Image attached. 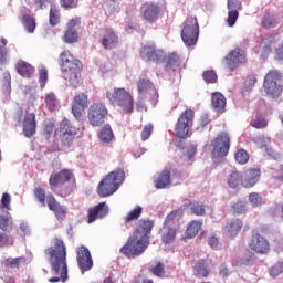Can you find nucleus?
Instances as JSON below:
<instances>
[{
    "instance_id": "f257e3e1",
    "label": "nucleus",
    "mask_w": 283,
    "mask_h": 283,
    "mask_svg": "<svg viewBox=\"0 0 283 283\" xmlns=\"http://www.w3.org/2000/svg\"><path fill=\"white\" fill-rule=\"evenodd\" d=\"M51 263V273L53 277L49 282H67V248L60 238H54L52 245L44 251Z\"/></svg>"
},
{
    "instance_id": "f03ea898",
    "label": "nucleus",
    "mask_w": 283,
    "mask_h": 283,
    "mask_svg": "<svg viewBox=\"0 0 283 283\" xmlns=\"http://www.w3.org/2000/svg\"><path fill=\"white\" fill-rule=\"evenodd\" d=\"M151 229H154V222L145 219L139 220L133 235L122 247L120 253L126 255V258H138V255H143L147 251V247H149Z\"/></svg>"
},
{
    "instance_id": "7ed1b4c3",
    "label": "nucleus",
    "mask_w": 283,
    "mask_h": 283,
    "mask_svg": "<svg viewBox=\"0 0 283 283\" xmlns=\"http://www.w3.org/2000/svg\"><path fill=\"white\" fill-rule=\"evenodd\" d=\"M123 182H125V170L118 168L111 171L98 184L97 196H99V198H108V196H114Z\"/></svg>"
},
{
    "instance_id": "20e7f679",
    "label": "nucleus",
    "mask_w": 283,
    "mask_h": 283,
    "mask_svg": "<svg viewBox=\"0 0 283 283\" xmlns=\"http://www.w3.org/2000/svg\"><path fill=\"white\" fill-rule=\"evenodd\" d=\"M123 182H125V170L118 168L111 171L98 184L97 196H99V198H108V196H114Z\"/></svg>"
},
{
    "instance_id": "39448f33",
    "label": "nucleus",
    "mask_w": 283,
    "mask_h": 283,
    "mask_svg": "<svg viewBox=\"0 0 283 283\" xmlns=\"http://www.w3.org/2000/svg\"><path fill=\"white\" fill-rule=\"evenodd\" d=\"M106 98L114 106L120 107L124 114L134 112V96L125 87H115L106 92Z\"/></svg>"
},
{
    "instance_id": "423d86ee",
    "label": "nucleus",
    "mask_w": 283,
    "mask_h": 283,
    "mask_svg": "<svg viewBox=\"0 0 283 283\" xmlns=\"http://www.w3.org/2000/svg\"><path fill=\"white\" fill-rule=\"evenodd\" d=\"M198 36H200V25L198 24V18L188 15L184 22L181 30V39L188 48L198 43Z\"/></svg>"
},
{
    "instance_id": "0eeeda50",
    "label": "nucleus",
    "mask_w": 283,
    "mask_h": 283,
    "mask_svg": "<svg viewBox=\"0 0 283 283\" xmlns=\"http://www.w3.org/2000/svg\"><path fill=\"white\" fill-rule=\"evenodd\" d=\"M179 213V210H172L166 217L163 227L164 232L161 234V242H164V244H171V242L176 240V233H178V230L180 229V223H178Z\"/></svg>"
},
{
    "instance_id": "6e6552de",
    "label": "nucleus",
    "mask_w": 283,
    "mask_h": 283,
    "mask_svg": "<svg viewBox=\"0 0 283 283\" xmlns=\"http://www.w3.org/2000/svg\"><path fill=\"white\" fill-rule=\"evenodd\" d=\"M212 158H227L229 149H231V137L227 132H220L211 142Z\"/></svg>"
},
{
    "instance_id": "1a4fd4ad",
    "label": "nucleus",
    "mask_w": 283,
    "mask_h": 283,
    "mask_svg": "<svg viewBox=\"0 0 283 283\" xmlns=\"http://www.w3.org/2000/svg\"><path fill=\"white\" fill-rule=\"evenodd\" d=\"M283 74L277 70H271L264 77L263 87L268 96L277 98L282 94V85H277L279 81H282Z\"/></svg>"
},
{
    "instance_id": "9d476101",
    "label": "nucleus",
    "mask_w": 283,
    "mask_h": 283,
    "mask_svg": "<svg viewBox=\"0 0 283 283\" xmlns=\"http://www.w3.org/2000/svg\"><path fill=\"white\" fill-rule=\"evenodd\" d=\"M109 111L107 106L101 102H95L91 104L87 113V119L92 127H101V125L105 124Z\"/></svg>"
},
{
    "instance_id": "9b49d317",
    "label": "nucleus",
    "mask_w": 283,
    "mask_h": 283,
    "mask_svg": "<svg viewBox=\"0 0 283 283\" xmlns=\"http://www.w3.org/2000/svg\"><path fill=\"white\" fill-rule=\"evenodd\" d=\"M195 116L196 113L192 109H186L179 115L175 126V136L177 138H187L189 136V128L193 126Z\"/></svg>"
},
{
    "instance_id": "f8f14e48",
    "label": "nucleus",
    "mask_w": 283,
    "mask_h": 283,
    "mask_svg": "<svg viewBox=\"0 0 283 283\" xmlns=\"http://www.w3.org/2000/svg\"><path fill=\"white\" fill-rule=\"evenodd\" d=\"M83 63L80 60H72L66 67H62L64 78L69 81L71 87H78L81 85V72Z\"/></svg>"
},
{
    "instance_id": "ddd939ff",
    "label": "nucleus",
    "mask_w": 283,
    "mask_h": 283,
    "mask_svg": "<svg viewBox=\"0 0 283 283\" xmlns=\"http://www.w3.org/2000/svg\"><path fill=\"white\" fill-rule=\"evenodd\" d=\"M247 63V53L241 48H235L231 50L224 57L223 64L228 72H235L240 65Z\"/></svg>"
},
{
    "instance_id": "4468645a",
    "label": "nucleus",
    "mask_w": 283,
    "mask_h": 283,
    "mask_svg": "<svg viewBox=\"0 0 283 283\" xmlns=\"http://www.w3.org/2000/svg\"><path fill=\"white\" fill-rule=\"evenodd\" d=\"M55 136H59L64 147H72V143L76 138V127L67 118H64L60 123V128L55 132Z\"/></svg>"
},
{
    "instance_id": "2eb2a0df",
    "label": "nucleus",
    "mask_w": 283,
    "mask_h": 283,
    "mask_svg": "<svg viewBox=\"0 0 283 283\" xmlns=\"http://www.w3.org/2000/svg\"><path fill=\"white\" fill-rule=\"evenodd\" d=\"M74 178V172L72 169L63 168L57 172H52L49 178L50 189L56 191L59 187H63L66 182H70Z\"/></svg>"
},
{
    "instance_id": "dca6fc26",
    "label": "nucleus",
    "mask_w": 283,
    "mask_h": 283,
    "mask_svg": "<svg viewBox=\"0 0 283 283\" xmlns=\"http://www.w3.org/2000/svg\"><path fill=\"white\" fill-rule=\"evenodd\" d=\"M248 247L250 251H253V253H256L258 255H266V253L271 251V243H269V240L260 233H254L251 237Z\"/></svg>"
},
{
    "instance_id": "f3484780",
    "label": "nucleus",
    "mask_w": 283,
    "mask_h": 283,
    "mask_svg": "<svg viewBox=\"0 0 283 283\" xmlns=\"http://www.w3.org/2000/svg\"><path fill=\"white\" fill-rule=\"evenodd\" d=\"M76 254V262L81 272L87 273V271H92V268L94 266V260L92 259L90 249H87L85 245L78 247Z\"/></svg>"
},
{
    "instance_id": "a211bd4d",
    "label": "nucleus",
    "mask_w": 283,
    "mask_h": 283,
    "mask_svg": "<svg viewBox=\"0 0 283 283\" xmlns=\"http://www.w3.org/2000/svg\"><path fill=\"white\" fill-rule=\"evenodd\" d=\"M90 107V96L87 93H78L74 96L72 102V114L77 119L83 118V112Z\"/></svg>"
},
{
    "instance_id": "6ab92c4d",
    "label": "nucleus",
    "mask_w": 283,
    "mask_h": 283,
    "mask_svg": "<svg viewBox=\"0 0 283 283\" xmlns=\"http://www.w3.org/2000/svg\"><path fill=\"white\" fill-rule=\"evenodd\" d=\"M165 72L170 76H176L182 72V59L178 53H168L166 56Z\"/></svg>"
},
{
    "instance_id": "aec40b11",
    "label": "nucleus",
    "mask_w": 283,
    "mask_h": 283,
    "mask_svg": "<svg viewBox=\"0 0 283 283\" xmlns=\"http://www.w3.org/2000/svg\"><path fill=\"white\" fill-rule=\"evenodd\" d=\"M46 206L49 211L54 212L57 220H65V216H67V208L61 205L54 195L49 193L46 196Z\"/></svg>"
},
{
    "instance_id": "412c9836",
    "label": "nucleus",
    "mask_w": 283,
    "mask_h": 283,
    "mask_svg": "<svg viewBox=\"0 0 283 283\" xmlns=\"http://www.w3.org/2000/svg\"><path fill=\"white\" fill-rule=\"evenodd\" d=\"M109 213V206L106 202H101L97 206L90 208L87 211V223L96 222V220L105 218Z\"/></svg>"
},
{
    "instance_id": "4be33fe9",
    "label": "nucleus",
    "mask_w": 283,
    "mask_h": 283,
    "mask_svg": "<svg viewBox=\"0 0 283 283\" xmlns=\"http://www.w3.org/2000/svg\"><path fill=\"white\" fill-rule=\"evenodd\" d=\"M262 176V170L260 168H250L244 172V177L242 180V187L249 189L251 187H255L258 182H260V178Z\"/></svg>"
},
{
    "instance_id": "5701e85b",
    "label": "nucleus",
    "mask_w": 283,
    "mask_h": 283,
    "mask_svg": "<svg viewBox=\"0 0 283 283\" xmlns=\"http://www.w3.org/2000/svg\"><path fill=\"white\" fill-rule=\"evenodd\" d=\"M15 71L20 76H22V78H32V76H34V72H36V69L32 64L23 60H19L15 63Z\"/></svg>"
},
{
    "instance_id": "b1692460",
    "label": "nucleus",
    "mask_w": 283,
    "mask_h": 283,
    "mask_svg": "<svg viewBox=\"0 0 283 283\" xmlns=\"http://www.w3.org/2000/svg\"><path fill=\"white\" fill-rule=\"evenodd\" d=\"M211 105L214 112L223 114L224 108L227 107V97H224L220 92H214L211 95Z\"/></svg>"
},
{
    "instance_id": "393cba45",
    "label": "nucleus",
    "mask_w": 283,
    "mask_h": 283,
    "mask_svg": "<svg viewBox=\"0 0 283 283\" xmlns=\"http://www.w3.org/2000/svg\"><path fill=\"white\" fill-rule=\"evenodd\" d=\"M155 187L156 189H167V187H171V172L167 169L163 170L155 180Z\"/></svg>"
},
{
    "instance_id": "a878e982",
    "label": "nucleus",
    "mask_w": 283,
    "mask_h": 283,
    "mask_svg": "<svg viewBox=\"0 0 283 283\" xmlns=\"http://www.w3.org/2000/svg\"><path fill=\"white\" fill-rule=\"evenodd\" d=\"M242 227V220L231 219L226 223L224 231L226 233H228V235H230V238H234V235H238V233H240Z\"/></svg>"
},
{
    "instance_id": "bb28decb",
    "label": "nucleus",
    "mask_w": 283,
    "mask_h": 283,
    "mask_svg": "<svg viewBox=\"0 0 283 283\" xmlns=\"http://www.w3.org/2000/svg\"><path fill=\"white\" fill-rule=\"evenodd\" d=\"M102 45L105 50H112V48L118 45V35L112 30H106V33L102 39Z\"/></svg>"
},
{
    "instance_id": "cd10ccee",
    "label": "nucleus",
    "mask_w": 283,
    "mask_h": 283,
    "mask_svg": "<svg viewBox=\"0 0 283 283\" xmlns=\"http://www.w3.org/2000/svg\"><path fill=\"white\" fill-rule=\"evenodd\" d=\"M193 273L197 277H209L211 270L209 269V263L206 260H199L193 266Z\"/></svg>"
},
{
    "instance_id": "c85d7f7f",
    "label": "nucleus",
    "mask_w": 283,
    "mask_h": 283,
    "mask_svg": "<svg viewBox=\"0 0 283 283\" xmlns=\"http://www.w3.org/2000/svg\"><path fill=\"white\" fill-rule=\"evenodd\" d=\"M144 19L148 21V23H154V21L158 19V6L147 4L144 10Z\"/></svg>"
},
{
    "instance_id": "c756f323",
    "label": "nucleus",
    "mask_w": 283,
    "mask_h": 283,
    "mask_svg": "<svg viewBox=\"0 0 283 283\" xmlns=\"http://www.w3.org/2000/svg\"><path fill=\"white\" fill-rule=\"evenodd\" d=\"M27 260L24 259V256H18L14 259H6L2 262V266L4 269H21V266H23V264H25Z\"/></svg>"
},
{
    "instance_id": "7c9ffc66",
    "label": "nucleus",
    "mask_w": 283,
    "mask_h": 283,
    "mask_svg": "<svg viewBox=\"0 0 283 283\" xmlns=\"http://www.w3.org/2000/svg\"><path fill=\"white\" fill-rule=\"evenodd\" d=\"M99 140L105 145L112 143L114 140V130H112V126L106 124L99 132Z\"/></svg>"
},
{
    "instance_id": "2f4dec72",
    "label": "nucleus",
    "mask_w": 283,
    "mask_h": 283,
    "mask_svg": "<svg viewBox=\"0 0 283 283\" xmlns=\"http://www.w3.org/2000/svg\"><path fill=\"white\" fill-rule=\"evenodd\" d=\"M200 229H202V221L193 220L191 221L186 229V238H196Z\"/></svg>"
},
{
    "instance_id": "473e14b6",
    "label": "nucleus",
    "mask_w": 283,
    "mask_h": 283,
    "mask_svg": "<svg viewBox=\"0 0 283 283\" xmlns=\"http://www.w3.org/2000/svg\"><path fill=\"white\" fill-rule=\"evenodd\" d=\"M242 180H244L242 174H240L238 170H234L229 175L227 182L231 189H238V187L242 185Z\"/></svg>"
},
{
    "instance_id": "72a5a7b5",
    "label": "nucleus",
    "mask_w": 283,
    "mask_h": 283,
    "mask_svg": "<svg viewBox=\"0 0 283 283\" xmlns=\"http://www.w3.org/2000/svg\"><path fill=\"white\" fill-rule=\"evenodd\" d=\"M262 28L266 30H271V28H275L277 25V20H275V15L273 13H265L261 20Z\"/></svg>"
},
{
    "instance_id": "f704fd0d",
    "label": "nucleus",
    "mask_w": 283,
    "mask_h": 283,
    "mask_svg": "<svg viewBox=\"0 0 283 283\" xmlns=\"http://www.w3.org/2000/svg\"><path fill=\"white\" fill-rule=\"evenodd\" d=\"M22 24L25 28L27 32L32 34L36 30V21L30 14H24L22 17Z\"/></svg>"
},
{
    "instance_id": "c9c22d12",
    "label": "nucleus",
    "mask_w": 283,
    "mask_h": 283,
    "mask_svg": "<svg viewBox=\"0 0 283 283\" xmlns=\"http://www.w3.org/2000/svg\"><path fill=\"white\" fill-rule=\"evenodd\" d=\"M143 216V207L136 206L133 210H130L127 216L124 217V221L134 222V220H138Z\"/></svg>"
},
{
    "instance_id": "e433bc0d",
    "label": "nucleus",
    "mask_w": 283,
    "mask_h": 283,
    "mask_svg": "<svg viewBox=\"0 0 283 283\" xmlns=\"http://www.w3.org/2000/svg\"><path fill=\"white\" fill-rule=\"evenodd\" d=\"M187 207L190 208L191 213L193 216H205L206 210H205V205L200 201H191Z\"/></svg>"
},
{
    "instance_id": "4c0bfd02",
    "label": "nucleus",
    "mask_w": 283,
    "mask_h": 283,
    "mask_svg": "<svg viewBox=\"0 0 283 283\" xmlns=\"http://www.w3.org/2000/svg\"><path fill=\"white\" fill-rule=\"evenodd\" d=\"M6 247H14V237L3 231L0 232V249H3Z\"/></svg>"
},
{
    "instance_id": "58836bf2",
    "label": "nucleus",
    "mask_w": 283,
    "mask_h": 283,
    "mask_svg": "<svg viewBox=\"0 0 283 283\" xmlns=\"http://www.w3.org/2000/svg\"><path fill=\"white\" fill-rule=\"evenodd\" d=\"M249 202L254 208L262 207V205H266L264 198H262V196L258 192H251L249 195Z\"/></svg>"
},
{
    "instance_id": "ea45409f",
    "label": "nucleus",
    "mask_w": 283,
    "mask_h": 283,
    "mask_svg": "<svg viewBox=\"0 0 283 283\" xmlns=\"http://www.w3.org/2000/svg\"><path fill=\"white\" fill-rule=\"evenodd\" d=\"M45 105L50 112H54L56 107H59V98H56V95L54 93H49L45 96Z\"/></svg>"
},
{
    "instance_id": "a19ab883",
    "label": "nucleus",
    "mask_w": 283,
    "mask_h": 283,
    "mask_svg": "<svg viewBox=\"0 0 283 283\" xmlns=\"http://www.w3.org/2000/svg\"><path fill=\"white\" fill-rule=\"evenodd\" d=\"M154 43H147L145 44L142 50H140V59H143V61H149L153 56V52H154Z\"/></svg>"
},
{
    "instance_id": "79ce46f5",
    "label": "nucleus",
    "mask_w": 283,
    "mask_h": 283,
    "mask_svg": "<svg viewBox=\"0 0 283 283\" xmlns=\"http://www.w3.org/2000/svg\"><path fill=\"white\" fill-rule=\"evenodd\" d=\"M33 193L35 196V200L40 202L41 207H45V202H48V197H45V188L36 187L33 190Z\"/></svg>"
},
{
    "instance_id": "37998d69",
    "label": "nucleus",
    "mask_w": 283,
    "mask_h": 283,
    "mask_svg": "<svg viewBox=\"0 0 283 283\" xmlns=\"http://www.w3.org/2000/svg\"><path fill=\"white\" fill-rule=\"evenodd\" d=\"M235 163H238V165H247V163H249V153L245 149H239L235 155Z\"/></svg>"
},
{
    "instance_id": "c03bdc74",
    "label": "nucleus",
    "mask_w": 283,
    "mask_h": 283,
    "mask_svg": "<svg viewBox=\"0 0 283 283\" xmlns=\"http://www.w3.org/2000/svg\"><path fill=\"white\" fill-rule=\"evenodd\" d=\"M231 211L232 213H237L238 216H241L242 213H247V202L242 200L233 202L231 205Z\"/></svg>"
},
{
    "instance_id": "a18cd8bd",
    "label": "nucleus",
    "mask_w": 283,
    "mask_h": 283,
    "mask_svg": "<svg viewBox=\"0 0 283 283\" xmlns=\"http://www.w3.org/2000/svg\"><path fill=\"white\" fill-rule=\"evenodd\" d=\"M74 55H72V52L64 51L60 54V65L62 67H67V64L72 63L74 61Z\"/></svg>"
},
{
    "instance_id": "49530a36",
    "label": "nucleus",
    "mask_w": 283,
    "mask_h": 283,
    "mask_svg": "<svg viewBox=\"0 0 283 283\" xmlns=\"http://www.w3.org/2000/svg\"><path fill=\"white\" fill-rule=\"evenodd\" d=\"M23 124L25 125H36V111L33 109L32 112L30 108L25 111Z\"/></svg>"
},
{
    "instance_id": "de8ad7c7",
    "label": "nucleus",
    "mask_w": 283,
    "mask_h": 283,
    "mask_svg": "<svg viewBox=\"0 0 283 283\" xmlns=\"http://www.w3.org/2000/svg\"><path fill=\"white\" fill-rule=\"evenodd\" d=\"M149 61H153V63L165 61V51L156 48V44H154V52Z\"/></svg>"
},
{
    "instance_id": "09e8293b",
    "label": "nucleus",
    "mask_w": 283,
    "mask_h": 283,
    "mask_svg": "<svg viewBox=\"0 0 283 283\" xmlns=\"http://www.w3.org/2000/svg\"><path fill=\"white\" fill-rule=\"evenodd\" d=\"M149 61H153V63L165 61V51L156 48V44H154V52Z\"/></svg>"
},
{
    "instance_id": "8fccbe9b",
    "label": "nucleus",
    "mask_w": 283,
    "mask_h": 283,
    "mask_svg": "<svg viewBox=\"0 0 283 283\" xmlns=\"http://www.w3.org/2000/svg\"><path fill=\"white\" fill-rule=\"evenodd\" d=\"M154 87V83L147 78H139L137 82V90L139 94H143V92H147V90Z\"/></svg>"
},
{
    "instance_id": "3c124183",
    "label": "nucleus",
    "mask_w": 283,
    "mask_h": 283,
    "mask_svg": "<svg viewBox=\"0 0 283 283\" xmlns=\"http://www.w3.org/2000/svg\"><path fill=\"white\" fill-rule=\"evenodd\" d=\"M65 43H76L78 41V33L74 29H67L64 34Z\"/></svg>"
},
{
    "instance_id": "603ef678",
    "label": "nucleus",
    "mask_w": 283,
    "mask_h": 283,
    "mask_svg": "<svg viewBox=\"0 0 283 283\" xmlns=\"http://www.w3.org/2000/svg\"><path fill=\"white\" fill-rule=\"evenodd\" d=\"M22 133L24 134L25 138H32V136L36 134V125L23 124Z\"/></svg>"
},
{
    "instance_id": "864d4df0",
    "label": "nucleus",
    "mask_w": 283,
    "mask_h": 283,
    "mask_svg": "<svg viewBox=\"0 0 283 283\" xmlns=\"http://www.w3.org/2000/svg\"><path fill=\"white\" fill-rule=\"evenodd\" d=\"M250 125L254 127V129H264L266 127L268 123L264 117L261 115L256 116L254 119L251 120Z\"/></svg>"
},
{
    "instance_id": "5fc2aeb1",
    "label": "nucleus",
    "mask_w": 283,
    "mask_h": 283,
    "mask_svg": "<svg viewBox=\"0 0 283 283\" xmlns=\"http://www.w3.org/2000/svg\"><path fill=\"white\" fill-rule=\"evenodd\" d=\"M49 21H50V25H59L60 15H59V9H56V7H51Z\"/></svg>"
},
{
    "instance_id": "6e6d98bb",
    "label": "nucleus",
    "mask_w": 283,
    "mask_h": 283,
    "mask_svg": "<svg viewBox=\"0 0 283 283\" xmlns=\"http://www.w3.org/2000/svg\"><path fill=\"white\" fill-rule=\"evenodd\" d=\"M239 18H240V12L238 10L228 11L227 23L229 28H233V25H235Z\"/></svg>"
},
{
    "instance_id": "4d7b16f0",
    "label": "nucleus",
    "mask_w": 283,
    "mask_h": 283,
    "mask_svg": "<svg viewBox=\"0 0 283 283\" xmlns=\"http://www.w3.org/2000/svg\"><path fill=\"white\" fill-rule=\"evenodd\" d=\"M202 76L208 84L218 83V75L213 71H206Z\"/></svg>"
},
{
    "instance_id": "13d9d810",
    "label": "nucleus",
    "mask_w": 283,
    "mask_h": 283,
    "mask_svg": "<svg viewBox=\"0 0 283 283\" xmlns=\"http://www.w3.org/2000/svg\"><path fill=\"white\" fill-rule=\"evenodd\" d=\"M8 228L12 229V221H10V217L0 214V230L8 231Z\"/></svg>"
},
{
    "instance_id": "bf43d9fd",
    "label": "nucleus",
    "mask_w": 283,
    "mask_h": 283,
    "mask_svg": "<svg viewBox=\"0 0 283 283\" xmlns=\"http://www.w3.org/2000/svg\"><path fill=\"white\" fill-rule=\"evenodd\" d=\"M150 272L153 275H156L157 277H163L165 275V264L157 263V266H154L150 269Z\"/></svg>"
},
{
    "instance_id": "052dcab7",
    "label": "nucleus",
    "mask_w": 283,
    "mask_h": 283,
    "mask_svg": "<svg viewBox=\"0 0 283 283\" xmlns=\"http://www.w3.org/2000/svg\"><path fill=\"white\" fill-rule=\"evenodd\" d=\"M151 134H154V125L148 124L144 126V129L142 130V140H149Z\"/></svg>"
},
{
    "instance_id": "680f3d73",
    "label": "nucleus",
    "mask_w": 283,
    "mask_h": 283,
    "mask_svg": "<svg viewBox=\"0 0 283 283\" xmlns=\"http://www.w3.org/2000/svg\"><path fill=\"white\" fill-rule=\"evenodd\" d=\"M39 83L41 87H45V83H48V69H41L39 71Z\"/></svg>"
},
{
    "instance_id": "e2e57ef3",
    "label": "nucleus",
    "mask_w": 283,
    "mask_h": 283,
    "mask_svg": "<svg viewBox=\"0 0 283 283\" xmlns=\"http://www.w3.org/2000/svg\"><path fill=\"white\" fill-rule=\"evenodd\" d=\"M19 230L21 231L22 238H25V235H30L32 233V230L30 229V223L28 222H21Z\"/></svg>"
},
{
    "instance_id": "0e129e2a",
    "label": "nucleus",
    "mask_w": 283,
    "mask_h": 283,
    "mask_svg": "<svg viewBox=\"0 0 283 283\" xmlns=\"http://www.w3.org/2000/svg\"><path fill=\"white\" fill-rule=\"evenodd\" d=\"M11 197L10 193L4 192L2 193V198H1V205L3 207V209H7V211H10V202H11Z\"/></svg>"
},
{
    "instance_id": "69168bd1",
    "label": "nucleus",
    "mask_w": 283,
    "mask_h": 283,
    "mask_svg": "<svg viewBox=\"0 0 283 283\" xmlns=\"http://www.w3.org/2000/svg\"><path fill=\"white\" fill-rule=\"evenodd\" d=\"M227 8L229 11H233V10H240V8H242V3L239 2L238 0H228V4Z\"/></svg>"
},
{
    "instance_id": "338daca9",
    "label": "nucleus",
    "mask_w": 283,
    "mask_h": 283,
    "mask_svg": "<svg viewBox=\"0 0 283 283\" xmlns=\"http://www.w3.org/2000/svg\"><path fill=\"white\" fill-rule=\"evenodd\" d=\"M8 63V48L0 46V65Z\"/></svg>"
},
{
    "instance_id": "774afa93",
    "label": "nucleus",
    "mask_w": 283,
    "mask_h": 283,
    "mask_svg": "<svg viewBox=\"0 0 283 283\" xmlns=\"http://www.w3.org/2000/svg\"><path fill=\"white\" fill-rule=\"evenodd\" d=\"M281 273H283V270H282V264L280 263H276L274 266L271 268L270 270V275L272 277H277V275H281Z\"/></svg>"
}]
</instances>
